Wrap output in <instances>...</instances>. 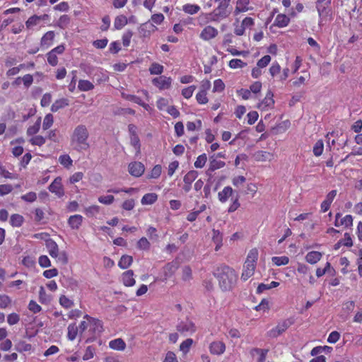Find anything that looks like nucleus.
<instances>
[{
  "label": "nucleus",
  "instance_id": "obj_64",
  "mask_svg": "<svg viewBox=\"0 0 362 362\" xmlns=\"http://www.w3.org/2000/svg\"><path fill=\"white\" fill-rule=\"evenodd\" d=\"M59 303L61 305L66 308H69L73 305V302L66 298L65 296H62L59 298Z\"/></svg>",
  "mask_w": 362,
  "mask_h": 362
},
{
  "label": "nucleus",
  "instance_id": "obj_4",
  "mask_svg": "<svg viewBox=\"0 0 362 362\" xmlns=\"http://www.w3.org/2000/svg\"><path fill=\"white\" fill-rule=\"evenodd\" d=\"M84 318L88 320V332L93 334V337L86 339V342L88 343L93 341L95 336L99 335L103 331V322L100 320L91 317L88 315H86Z\"/></svg>",
  "mask_w": 362,
  "mask_h": 362
},
{
  "label": "nucleus",
  "instance_id": "obj_10",
  "mask_svg": "<svg viewBox=\"0 0 362 362\" xmlns=\"http://www.w3.org/2000/svg\"><path fill=\"white\" fill-rule=\"evenodd\" d=\"M274 94L271 90L267 93V95L264 100L259 103L257 107L262 110H265L267 108H271L274 106V100L273 99Z\"/></svg>",
  "mask_w": 362,
  "mask_h": 362
},
{
  "label": "nucleus",
  "instance_id": "obj_36",
  "mask_svg": "<svg viewBox=\"0 0 362 362\" xmlns=\"http://www.w3.org/2000/svg\"><path fill=\"white\" fill-rule=\"evenodd\" d=\"M163 66L158 63L153 62L149 67V72L152 75H158L163 72Z\"/></svg>",
  "mask_w": 362,
  "mask_h": 362
},
{
  "label": "nucleus",
  "instance_id": "obj_6",
  "mask_svg": "<svg viewBox=\"0 0 362 362\" xmlns=\"http://www.w3.org/2000/svg\"><path fill=\"white\" fill-rule=\"evenodd\" d=\"M176 329L178 332L184 336L188 334H193L196 332V326L191 320L187 319L185 321H181L177 324Z\"/></svg>",
  "mask_w": 362,
  "mask_h": 362
},
{
  "label": "nucleus",
  "instance_id": "obj_42",
  "mask_svg": "<svg viewBox=\"0 0 362 362\" xmlns=\"http://www.w3.org/2000/svg\"><path fill=\"white\" fill-rule=\"evenodd\" d=\"M213 240L216 243L215 250L217 251L220 248L222 243V235L218 230H213Z\"/></svg>",
  "mask_w": 362,
  "mask_h": 362
},
{
  "label": "nucleus",
  "instance_id": "obj_55",
  "mask_svg": "<svg viewBox=\"0 0 362 362\" xmlns=\"http://www.w3.org/2000/svg\"><path fill=\"white\" fill-rule=\"evenodd\" d=\"M195 89H196L195 86H190L187 88L182 89V95H183L184 98L188 99L192 96V94Z\"/></svg>",
  "mask_w": 362,
  "mask_h": 362
},
{
  "label": "nucleus",
  "instance_id": "obj_58",
  "mask_svg": "<svg viewBox=\"0 0 362 362\" xmlns=\"http://www.w3.org/2000/svg\"><path fill=\"white\" fill-rule=\"evenodd\" d=\"M271 61V57L269 55H265L257 62V66L259 68L266 67Z\"/></svg>",
  "mask_w": 362,
  "mask_h": 362
},
{
  "label": "nucleus",
  "instance_id": "obj_63",
  "mask_svg": "<svg viewBox=\"0 0 362 362\" xmlns=\"http://www.w3.org/2000/svg\"><path fill=\"white\" fill-rule=\"evenodd\" d=\"M47 62L51 66H56L58 63V59L54 52H49L47 53Z\"/></svg>",
  "mask_w": 362,
  "mask_h": 362
},
{
  "label": "nucleus",
  "instance_id": "obj_7",
  "mask_svg": "<svg viewBox=\"0 0 362 362\" xmlns=\"http://www.w3.org/2000/svg\"><path fill=\"white\" fill-rule=\"evenodd\" d=\"M332 0H317L316 1V8L319 17L322 19V17L329 15L330 12L329 6Z\"/></svg>",
  "mask_w": 362,
  "mask_h": 362
},
{
  "label": "nucleus",
  "instance_id": "obj_45",
  "mask_svg": "<svg viewBox=\"0 0 362 362\" xmlns=\"http://www.w3.org/2000/svg\"><path fill=\"white\" fill-rule=\"evenodd\" d=\"M272 260L276 266L286 265L289 262V259L286 256L273 257Z\"/></svg>",
  "mask_w": 362,
  "mask_h": 362
},
{
  "label": "nucleus",
  "instance_id": "obj_28",
  "mask_svg": "<svg viewBox=\"0 0 362 362\" xmlns=\"http://www.w3.org/2000/svg\"><path fill=\"white\" fill-rule=\"evenodd\" d=\"M128 23L127 18L124 15L117 16L114 21V27L116 30L122 29Z\"/></svg>",
  "mask_w": 362,
  "mask_h": 362
},
{
  "label": "nucleus",
  "instance_id": "obj_24",
  "mask_svg": "<svg viewBox=\"0 0 362 362\" xmlns=\"http://www.w3.org/2000/svg\"><path fill=\"white\" fill-rule=\"evenodd\" d=\"M233 192V190L230 187H229V186L225 187L222 191L218 192V197L219 201L223 203L226 202L228 200V199L230 196H232Z\"/></svg>",
  "mask_w": 362,
  "mask_h": 362
},
{
  "label": "nucleus",
  "instance_id": "obj_25",
  "mask_svg": "<svg viewBox=\"0 0 362 362\" xmlns=\"http://www.w3.org/2000/svg\"><path fill=\"white\" fill-rule=\"evenodd\" d=\"M109 346L114 350L123 351L126 348V344L122 339L118 338L110 341Z\"/></svg>",
  "mask_w": 362,
  "mask_h": 362
},
{
  "label": "nucleus",
  "instance_id": "obj_26",
  "mask_svg": "<svg viewBox=\"0 0 362 362\" xmlns=\"http://www.w3.org/2000/svg\"><path fill=\"white\" fill-rule=\"evenodd\" d=\"M226 165L225 162L214 160H211V163L209 164V167L208 170H206V175L211 176V173L215 171L216 170L220 169L223 167H224Z\"/></svg>",
  "mask_w": 362,
  "mask_h": 362
},
{
  "label": "nucleus",
  "instance_id": "obj_37",
  "mask_svg": "<svg viewBox=\"0 0 362 362\" xmlns=\"http://www.w3.org/2000/svg\"><path fill=\"white\" fill-rule=\"evenodd\" d=\"M71 18L68 15H62L59 18L57 25L62 29H65L70 23Z\"/></svg>",
  "mask_w": 362,
  "mask_h": 362
},
{
  "label": "nucleus",
  "instance_id": "obj_60",
  "mask_svg": "<svg viewBox=\"0 0 362 362\" xmlns=\"http://www.w3.org/2000/svg\"><path fill=\"white\" fill-rule=\"evenodd\" d=\"M196 99L199 104L207 103L208 98L206 97V92L199 91L196 95Z\"/></svg>",
  "mask_w": 362,
  "mask_h": 362
},
{
  "label": "nucleus",
  "instance_id": "obj_40",
  "mask_svg": "<svg viewBox=\"0 0 362 362\" xmlns=\"http://www.w3.org/2000/svg\"><path fill=\"white\" fill-rule=\"evenodd\" d=\"M31 348V344L26 343L25 341H20L16 344V350L18 352L29 351Z\"/></svg>",
  "mask_w": 362,
  "mask_h": 362
},
{
  "label": "nucleus",
  "instance_id": "obj_12",
  "mask_svg": "<svg viewBox=\"0 0 362 362\" xmlns=\"http://www.w3.org/2000/svg\"><path fill=\"white\" fill-rule=\"evenodd\" d=\"M255 269V264H253L252 262L245 261L241 275V279L247 281L254 274Z\"/></svg>",
  "mask_w": 362,
  "mask_h": 362
},
{
  "label": "nucleus",
  "instance_id": "obj_56",
  "mask_svg": "<svg viewBox=\"0 0 362 362\" xmlns=\"http://www.w3.org/2000/svg\"><path fill=\"white\" fill-rule=\"evenodd\" d=\"M11 303V298L6 295H0V308H6Z\"/></svg>",
  "mask_w": 362,
  "mask_h": 362
},
{
  "label": "nucleus",
  "instance_id": "obj_8",
  "mask_svg": "<svg viewBox=\"0 0 362 362\" xmlns=\"http://www.w3.org/2000/svg\"><path fill=\"white\" fill-rule=\"evenodd\" d=\"M48 189L52 193L55 194L59 198L64 195L62 178L60 177H56L49 185Z\"/></svg>",
  "mask_w": 362,
  "mask_h": 362
},
{
  "label": "nucleus",
  "instance_id": "obj_16",
  "mask_svg": "<svg viewBox=\"0 0 362 362\" xmlns=\"http://www.w3.org/2000/svg\"><path fill=\"white\" fill-rule=\"evenodd\" d=\"M46 247L48 250L49 255L53 258L58 257L59 247L55 241L52 239L46 240Z\"/></svg>",
  "mask_w": 362,
  "mask_h": 362
},
{
  "label": "nucleus",
  "instance_id": "obj_15",
  "mask_svg": "<svg viewBox=\"0 0 362 362\" xmlns=\"http://www.w3.org/2000/svg\"><path fill=\"white\" fill-rule=\"evenodd\" d=\"M290 23V18L285 14H278L276 17L274 24L270 27V29L273 26L278 28H284L287 26Z\"/></svg>",
  "mask_w": 362,
  "mask_h": 362
},
{
  "label": "nucleus",
  "instance_id": "obj_59",
  "mask_svg": "<svg viewBox=\"0 0 362 362\" xmlns=\"http://www.w3.org/2000/svg\"><path fill=\"white\" fill-rule=\"evenodd\" d=\"M20 320V316L16 313H11L7 317V322L10 325L17 324Z\"/></svg>",
  "mask_w": 362,
  "mask_h": 362
},
{
  "label": "nucleus",
  "instance_id": "obj_57",
  "mask_svg": "<svg viewBox=\"0 0 362 362\" xmlns=\"http://www.w3.org/2000/svg\"><path fill=\"white\" fill-rule=\"evenodd\" d=\"M132 35L133 33L131 30H127L123 34L122 43L124 47H128L129 45Z\"/></svg>",
  "mask_w": 362,
  "mask_h": 362
},
{
  "label": "nucleus",
  "instance_id": "obj_43",
  "mask_svg": "<svg viewBox=\"0 0 362 362\" xmlns=\"http://www.w3.org/2000/svg\"><path fill=\"white\" fill-rule=\"evenodd\" d=\"M182 10L185 13L192 15L197 13L200 10V7L194 4H185L183 6Z\"/></svg>",
  "mask_w": 362,
  "mask_h": 362
},
{
  "label": "nucleus",
  "instance_id": "obj_33",
  "mask_svg": "<svg viewBox=\"0 0 362 362\" xmlns=\"http://www.w3.org/2000/svg\"><path fill=\"white\" fill-rule=\"evenodd\" d=\"M249 0H238L237 6L235 9V14L237 15L240 12L247 11V6L249 4Z\"/></svg>",
  "mask_w": 362,
  "mask_h": 362
},
{
  "label": "nucleus",
  "instance_id": "obj_13",
  "mask_svg": "<svg viewBox=\"0 0 362 362\" xmlns=\"http://www.w3.org/2000/svg\"><path fill=\"white\" fill-rule=\"evenodd\" d=\"M226 345L223 341H215L210 344L209 351L211 354L221 355L224 353Z\"/></svg>",
  "mask_w": 362,
  "mask_h": 362
},
{
  "label": "nucleus",
  "instance_id": "obj_21",
  "mask_svg": "<svg viewBox=\"0 0 362 362\" xmlns=\"http://www.w3.org/2000/svg\"><path fill=\"white\" fill-rule=\"evenodd\" d=\"M83 221V217L81 215L76 214L71 216L68 220V223L72 229H78Z\"/></svg>",
  "mask_w": 362,
  "mask_h": 362
},
{
  "label": "nucleus",
  "instance_id": "obj_2",
  "mask_svg": "<svg viewBox=\"0 0 362 362\" xmlns=\"http://www.w3.org/2000/svg\"><path fill=\"white\" fill-rule=\"evenodd\" d=\"M88 136L89 133L86 127L83 124L78 125L71 136V144L74 148L78 151L87 150L89 148L87 141Z\"/></svg>",
  "mask_w": 362,
  "mask_h": 362
},
{
  "label": "nucleus",
  "instance_id": "obj_3",
  "mask_svg": "<svg viewBox=\"0 0 362 362\" xmlns=\"http://www.w3.org/2000/svg\"><path fill=\"white\" fill-rule=\"evenodd\" d=\"M212 1L218 4L217 7L212 12L214 20L223 19L229 16L231 13L230 8H229L230 0H210L207 4L209 7L212 6Z\"/></svg>",
  "mask_w": 362,
  "mask_h": 362
},
{
  "label": "nucleus",
  "instance_id": "obj_53",
  "mask_svg": "<svg viewBox=\"0 0 362 362\" xmlns=\"http://www.w3.org/2000/svg\"><path fill=\"white\" fill-rule=\"evenodd\" d=\"M45 138L42 136H35L30 140L33 145L41 146L45 144Z\"/></svg>",
  "mask_w": 362,
  "mask_h": 362
},
{
  "label": "nucleus",
  "instance_id": "obj_47",
  "mask_svg": "<svg viewBox=\"0 0 362 362\" xmlns=\"http://www.w3.org/2000/svg\"><path fill=\"white\" fill-rule=\"evenodd\" d=\"M207 160V157L206 153H203L199 156L194 162V167L197 168H202L204 166Z\"/></svg>",
  "mask_w": 362,
  "mask_h": 362
},
{
  "label": "nucleus",
  "instance_id": "obj_35",
  "mask_svg": "<svg viewBox=\"0 0 362 362\" xmlns=\"http://www.w3.org/2000/svg\"><path fill=\"white\" fill-rule=\"evenodd\" d=\"M122 96L124 99H125L127 100L134 102V103H136L141 106L145 105V103L142 101V100L139 97L136 96L134 95L127 94V93H122Z\"/></svg>",
  "mask_w": 362,
  "mask_h": 362
},
{
  "label": "nucleus",
  "instance_id": "obj_34",
  "mask_svg": "<svg viewBox=\"0 0 362 362\" xmlns=\"http://www.w3.org/2000/svg\"><path fill=\"white\" fill-rule=\"evenodd\" d=\"M78 88L82 91H88L94 88L93 84L87 80H80L78 81Z\"/></svg>",
  "mask_w": 362,
  "mask_h": 362
},
{
  "label": "nucleus",
  "instance_id": "obj_22",
  "mask_svg": "<svg viewBox=\"0 0 362 362\" xmlns=\"http://www.w3.org/2000/svg\"><path fill=\"white\" fill-rule=\"evenodd\" d=\"M54 36L55 34L54 31L47 32L41 38V46L46 47H49L52 45V41L54 40Z\"/></svg>",
  "mask_w": 362,
  "mask_h": 362
},
{
  "label": "nucleus",
  "instance_id": "obj_14",
  "mask_svg": "<svg viewBox=\"0 0 362 362\" xmlns=\"http://www.w3.org/2000/svg\"><path fill=\"white\" fill-rule=\"evenodd\" d=\"M218 35V30L215 28L208 25L205 27L200 34V37L204 40H209Z\"/></svg>",
  "mask_w": 362,
  "mask_h": 362
},
{
  "label": "nucleus",
  "instance_id": "obj_17",
  "mask_svg": "<svg viewBox=\"0 0 362 362\" xmlns=\"http://www.w3.org/2000/svg\"><path fill=\"white\" fill-rule=\"evenodd\" d=\"M157 30V28L149 21L143 23L139 27V33L144 37H147L150 35L151 32H153Z\"/></svg>",
  "mask_w": 362,
  "mask_h": 362
},
{
  "label": "nucleus",
  "instance_id": "obj_51",
  "mask_svg": "<svg viewBox=\"0 0 362 362\" xmlns=\"http://www.w3.org/2000/svg\"><path fill=\"white\" fill-rule=\"evenodd\" d=\"M246 65V63L243 62L239 59H233L229 62V66L232 69L242 68Z\"/></svg>",
  "mask_w": 362,
  "mask_h": 362
},
{
  "label": "nucleus",
  "instance_id": "obj_20",
  "mask_svg": "<svg viewBox=\"0 0 362 362\" xmlns=\"http://www.w3.org/2000/svg\"><path fill=\"white\" fill-rule=\"evenodd\" d=\"M322 257V254L317 251H311L308 252L305 256V260L307 262L314 264L320 260Z\"/></svg>",
  "mask_w": 362,
  "mask_h": 362
},
{
  "label": "nucleus",
  "instance_id": "obj_61",
  "mask_svg": "<svg viewBox=\"0 0 362 362\" xmlns=\"http://www.w3.org/2000/svg\"><path fill=\"white\" fill-rule=\"evenodd\" d=\"M38 262L39 264L44 268L49 267L51 266L50 260L46 255H41L39 257Z\"/></svg>",
  "mask_w": 362,
  "mask_h": 362
},
{
  "label": "nucleus",
  "instance_id": "obj_46",
  "mask_svg": "<svg viewBox=\"0 0 362 362\" xmlns=\"http://www.w3.org/2000/svg\"><path fill=\"white\" fill-rule=\"evenodd\" d=\"M59 162L61 165L67 168L71 166L73 163L71 158L67 154L60 156L59 158Z\"/></svg>",
  "mask_w": 362,
  "mask_h": 362
},
{
  "label": "nucleus",
  "instance_id": "obj_49",
  "mask_svg": "<svg viewBox=\"0 0 362 362\" xmlns=\"http://www.w3.org/2000/svg\"><path fill=\"white\" fill-rule=\"evenodd\" d=\"M40 21V18L39 17V16L34 15L28 19V21L25 23V25L28 28H31L33 26L37 25Z\"/></svg>",
  "mask_w": 362,
  "mask_h": 362
},
{
  "label": "nucleus",
  "instance_id": "obj_29",
  "mask_svg": "<svg viewBox=\"0 0 362 362\" xmlns=\"http://www.w3.org/2000/svg\"><path fill=\"white\" fill-rule=\"evenodd\" d=\"M158 195L156 193H148L144 195L141 199V204H153L156 202Z\"/></svg>",
  "mask_w": 362,
  "mask_h": 362
},
{
  "label": "nucleus",
  "instance_id": "obj_1",
  "mask_svg": "<svg viewBox=\"0 0 362 362\" xmlns=\"http://www.w3.org/2000/svg\"><path fill=\"white\" fill-rule=\"evenodd\" d=\"M214 275L218 279L219 286L223 291L230 290L236 280L234 269L227 265H221L217 267L214 272Z\"/></svg>",
  "mask_w": 362,
  "mask_h": 362
},
{
  "label": "nucleus",
  "instance_id": "obj_44",
  "mask_svg": "<svg viewBox=\"0 0 362 362\" xmlns=\"http://www.w3.org/2000/svg\"><path fill=\"white\" fill-rule=\"evenodd\" d=\"M192 344H193V340L192 339H190V338L187 339L181 343V344L180 346V350L183 354H187L189 352V349Z\"/></svg>",
  "mask_w": 362,
  "mask_h": 362
},
{
  "label": "nucleus",
  "instance_id": "obj_52",
  "mask_svg": "<svg viewBox=\"0 0 362 362\" xmlns=\"http://www.w3.org/2000/svg\"><path fill=\"white\" fill-rule=\"evenodd\" d=\"M95 352V349L93 346H88L86 348L84 355L83 356V359L84 361H88V360L93 358Z\"/></svg>",
  "mask_w": 362,
  "mask_h": 362
},
{
  "label": "nucleus",
  "instance_id": "obj_11",
  "mask_svg": "<svg viewBox=\"0 0 362 362\" xmlns=\"http://www.w3.org/2000/svg\"><path fill=\"white\" fill-rule=\"evenodd\" d=\"M144 170V165L140 162H133L129 165V173L134 177H140Z\"/></svg>",
  "mask_w": 362,
  "mask_h": 362
},
{
  "label": "nucleus",
  "instance_id": "obj_62",
  "mask_svg": "<svg viewBox=\"0 0 362 362\" xmlns=\"http://www.w3.org/2000/svg\"><path fill=\"white\" fill-rule=\"evenodd\" d=\"M21 199L27 202H33L37 199V194L35 192H30L23 195Z\"/></svg>",
  "mask_w": 362,
  "mask_h": 362
},
{
  "label": "nucleus",
  "instance_id": "obj_48",
  "mask_svg": "<svg viewBox=\"0 0 362 362\" xmlns=\"http://www.w3.org/2000/svg\"><path fill=\"white\" fill-rule=\"evenodd\" d=\"M54 122L53 115L50 113L47 114L43 120L42 128L45 130L48 129Z\"/></svg>",
  "mask_w": 362,
  "mask_h": 362
},
{
  "label": "nucleus",
  "instance_id": "obj_39",
  "mask_svg": "<svg viewBox=\"0 0 362 362\" xmlns=\"http://www.w3.org/2000/svg\"><path fill=\"white\" fill-rule=\"evenodd\" d=\"M40 124H41V118L39 117L33 126H30L28 128L27 134L28 136H32V135L37 134L40 130Z\"/></svg>",
  "mask_w": 362,
  "mask_h": 362
},
{
  "label": "nucleus",
  "instance_id": "obj_32",
  "mask_svg": "<svg viewBox=\"0 0 362 362\" xmlns=\"http://www.w3.org/2000/svg\"><path fill=\"white\" fill-rule=\"evenodd\" d=\"M268 349H262L259 348H254L251 350V354L254 355L255 354H259V357L258 358V362H264L266 361V356L268 353Z\"/></svg>",
  "mask_w": 362,
  "mask_h": 362
},
{
  "label": "nucleus",
  "instance_id": "obj_54",
  "mask_svg": "<svg viewBox=\"0 0 362 362\" xmlns=\"http://www.w3.org/2000/svg\"><path fill=\"white\" fill-rule=\"evenodd\" d=\"M225 88V84L221 79H216L214 83V92H221Z\"/></svg>",
  "mask_w": 362,
  "mask_h": 362
},
{
  "label": "nucleus",
  "instance_id": "obj_38",
  "mask_svg": "<svg viewBox=\"0 0 362 362\" xmlns=\"http://www.w3.org/2000/svg\"><path fill=\"white\" fill-rule=\"evenodd\" d=\"M198 176V172L196 170L189 171L184 177L183 181L185 184H192Z\"/></svg>",
  "mask_w": 362,
  "mask_h": 362
},
{
  "label": "nucleus",
  "instance_id": "obj_9",
  "mask_svg": "<svg viewBox=\"0 0 362 362\" xmlns=\"http://www.w3.org/2000/svg\"><path fill=\"white\" fill-rule=\"evenodd\" d=\"M152 83L160 90L168 89L171 86L172 78L165 76H160L154 78Z\"/></svg>",
  "mask_w": 362,
  "mask_h": 362
},
{
  "label": "nucleus",
  "instance_id": "obj_5",
  "mask_svg": "<svg viewBox=\"0 0 362 362\" xmlns=\"http://www.w3.org/2000/svg\"><path fill=\"white\" fill-rule=\"evenodd\" d=\"M294 323V320L293 318L286 319L280 322L278 325L270 329L267 332V336L270 338H276L279 335L282 334L286 330L290 327Z\"/></svg>",
  "mask_w": 362,
  "mask_h": 362
},
{
  "label": "nucleus",
  "instance_id": "obj_27",
  "mask_svg": "<svg viewBox=\"0 0 362 362\" xmlns=\"http://www.w3.org/2000/svg\"><path fill=\"white\" fill-rule=\"evenodd\" d=\"M133 258L130 255H122L118 262V266L121 269H127L128 268L132 263Z\"/></svg>",
  "mask_w": 362,
  "mask_h": 362
},
{
  "label": "nucleus",
  "instance_id": "obj_30",
  "mask_svg": "<svg viewBox=\"0 0 362 362\" xmlns=\"http://www.w3.org/2000/svg\"><path fill=\"white\" fill-rule=\"evenodd\" d=\"M24 221V218L23 216L15 214L11 215L10 218V223L13 227H20L22 226Z\"/></svg>",
  "mask_w": 362,
  "mask_h": 362
},
{
  "label": "nucleus",
  "instance_id": "obj_23",
  "mask_svg": "<svg viewBox=\"0 0 362 362\" xmlns=\"http://www.w3.org/2000/svg\"><path fill=\"white\" fill-rule=\"evenodd\" d=\"M69 105V100L67 98H61L55 100L51 106L52 112H57L59 110L62 109Z\"/></svg>",
  "mask_w": 362,
  "mask_h": 362
},
{
  "label": "nucleus",
  "instance_id": "obj_18",
  "mask_svg": "<svg viewBox=\"0 0 362 362\" xmlns=\"http://www.w3.org/2000/svg\"><path fill=\"white\" fill-rule=\"evenodd\" d=\"M352 225L353 217L351 215H346L344 217L341 218L339 220H334V226L336 227L343 226H344V228H349L352 226Z\"/></svg>",
  "mask_w": 362,
  "mask_h": 362
},
{
  "label": "nucleus",
  "instance_id": "obj_50",
  "mask_svg": "<svg viewBox=\"0 0 362 362\" xmlns=\"http://www.w3.org/2000/svg\"><path fill=\"white\" fill-rule=\"evenodd\" d=\"M137 247L140 250H148L150 248V243L143 237L137 242Z\"/></svg>",
  "mask_w": 362,
  "mask_h": 362
},
{
  "label": "nucleus",
  "instance_id": "obj_31",
  "mask_svg": "<svg viewBox=\"0 0 362 362\" xmlns=\"http://www.w3.org/2000/svg\"><path fill=\"white\" fill-rule=\"evenodd\" d=\"M68 333H67V337L69 340L74 341L78 332V328L76 325V324H70L68 326Z\"/></svg>",
  "mask_w": 362,
  "mask_h": 362
},
{
  "label": "nucleus",
  "instance_id": "obj_41",
  "mask_svg": "<svg viewBox=\"0 0 362 362\" xmlns=\"http://www.w3.org/2000/svg\"><path fill=\"white\" fill-rule=\"evenodd\" d=\"M324 150V144L322 140L320 139L316 141L313 146V153L315 156H320L322 154Z\"/></svg>",
  "mask_w": 362,
  "mask_h": 362
},
{
  "label": "nucleus",
  "instance_id": "obj_19",
  "mask_svg": "<svg viewBox=\"0 0 362 362\" xmlns=\"http://www.w3.org/2000/svg\"><path fill=\"white\" fill-rule=\"evenodd\" d=\"M134 272L132 270H128L122 274V281L126 286H132L135 284V280L134 279Z\"/></svg>",
  "mask_w": 362,
  "mask_h": 362
}]
</instances>
